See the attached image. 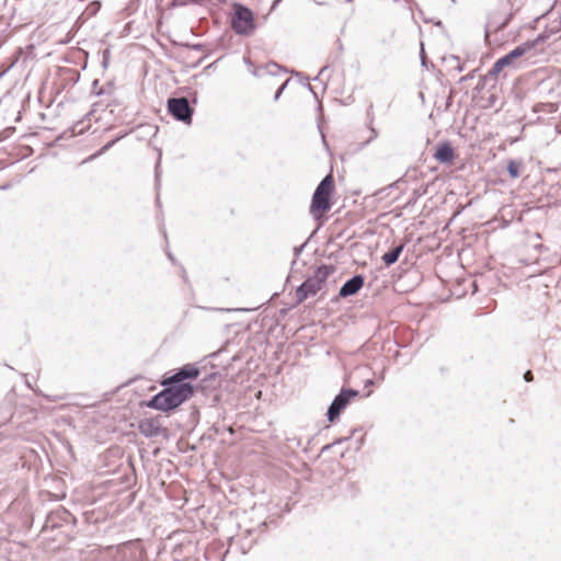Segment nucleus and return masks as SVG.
Segmentation results:
<instances>
[{
	"label": "nucleus",
	"mask_w": 561,
	"mask_h": 561,
	"mask_svg": "<svg viewBox=\"0 0 561 561\" xmlns=\"http://www.w3.org/2000/svg\"><path fill=\"white\" fill-rule=\"evenodd\" d=\"M304 248H305V244H301L300 247H296L294 249L295 256H298L302 252Z\"/></svg>",
	"instance_id": "19"
},
{
	"label": "nucleus",
	"mask_w": 561,
	"mask_h": 561,
	"mask_svg": "<svg viewBox=\"0 0 561 561\" xmlns=\"http://www.w3.org/2000/svg\"><path fill=\"white\" fill-rule=\"evenodd\" d=\"M99 7H100V3H96V7H95V3H92V10H99Z\"/></svg>",
	"instance_id": "24"
},
{
	"label": "nucleus",
	"mask_w": 561,
	"mask_h": 561,
	"mask_svg": "<svg viewBox=\"0 0 561 561\" xmlns=\"http://www.w3.org/2000/svg\"><path fill=\"white\" fill-rule=\"evenodd\" d=\"M99 7H100V3H96V7H95V3H92V10H99Z\"/></svg>",
	"instance_id": "22"
},
{
	"label": "nucleus",
	"mask_w": 561,
	"mask_h": 561,
	"mask_svg": "<svg viewBox=\"0 0 561 561\" xmlns=\"http://www.w3.org/2000/svg\"><path fill=\"white\" fill-rule=\"evenodd\" d=\"M450 60L455 62V65L453 66L454 69H456L458 72H462L463 71L465 67L460 62V60H459V58L457 56H451Z\"/></svg>",
	"instance_id": "15"
},
{
	"label": "nucleus",
	"mask_w": 561,
	"mask_h": 561,
	"mask_svg": "<svg viewBox=\"0 0 561 561\" xmlns=\"http://www.w3.org/2000/svg\"><path fill=\"white\" fill-rule=\"evenodd\" d=\"M140 431L146 436H157L160 433V426L154 422L149 421L140 425Z\"/></svg>",
	"instance_id": "12"
},
{
	"label": "nucleus",
	"mask_w": 561,
	"mask_h": 561,
	"mask_svg": "<svg viewBox=\"0 0 561 561\" xmlns=\"http://www.w3.org/2000/svg\"><path fill=\"white\" fill-rule=\"evenodd\" d=\"M165 388L153 396L147 405L151 409L168 412L176 409L194 393L191 383L184 385H164Z\"/></svg>",
	"instance_id": "1"
},
{
	"label": "nucleus",
	"mask_w": 561,
	"mask_h": 561,
	"mask_svg": "<svg viewBox=\"0 0 561 561\" xmlns=\"http://www.w3.org/2000/svg\"><path fill=\"white\" fill-rule=\"evenodd\" d=\"M336 271L334 265H321L313 275L309 276L295 293L297 304L304 302L309 297L316 296L322 290L330 275Z\"/></svg>",
	"instance_id": "2"
},
{
	"label": "nucleus",
	"mask_w": 561,
	"mask_h": 561,
	"mask_svg": "<svg viewBox=\"0 0 561 561\" xmlns=\"http://www.w3.org/2000/svg\"><path fill=\"white\" fill-rule=\"evenodd\" d=\"M287 85V81H285L279 88L278 90L276 91L275 95H274V100H278L280 94L283 93L284 89L286 88Z\"/></svg>",
	"instance_id": "17"
},
{
	"label": "nucleus",
	"mask_w": 561,
	"mask_h": 561,
	"mask_svg": "<svg viewBox=\"0 0 561 561\" xmlns=\"http://www.w3.org/2000/svg\"><path fill=\"white\" fill-rule=\"evenodd\" d=\"M547 36L539 34L534 41H527L519 46L515 47L505 56L497 59L492 68L489 70V75L494 77L497 76L505 67L513 66L515 60L524 56L526 53L531 50L536 45L541 44L546 41Z\"/></svg>",
	"instance_id": "4"
},
{
	"label": "nucleus",
	"mask_w": 561,
	"mask_h": 561,
	"mask_svg": "<svg viewBox=\"0 0 561 561\" xmlns=\"http://www.w3.org/2000/svg\"><path fill=\"white\" fill-rule=\"evenodd\" d=\"M99 7H100V3H96V7H95V3H92V10H99Z\"/></svg>",
	"instance_id": "21"
},
{
	"label": "nucleus",
	"mask_w": 561,
	"mask_h": 561,
	"mask_svg": "<svg viewBox=\"0 0 561 561\" xmlns=\"http://www.w3.org/2000/svg\"><path fill=\"white\" fill-rule=\"evenodd\" d=\"M334 187L332 174H328L317 186L311 201L310 213L319 219L324 213L331 208V194Z\"/></svg>",
	"instance_id": "3"
},
{
	"label": "nucleus",
	"mask_w": 561,
	"mask_h": 561,
	"mask_svg": "<svg viewBox=\"0 0 561 561\" xmlns=\"http://www.w3.org/2000/svg\"><path fill=\"white\" fill-rule=\"evenodd\" d=\"M197 3V0H173L172 5L174 7H184L187 4Z\"/></svg>",
	"instance_id": "16"
},
{
	"label": "nucleus",
	"mask_w": 561,
	"mask_h": 561,
	"mask_svg": "<svg viewBox=\"0 0 561 561\" xmlns=\"http://www.w3.org/2000/svg\"><path fill=\"white\" fill-rule=\"evenodd\" d=\"M325 70H327V67H323V68L320 70V73H319V75H322Z\"/></svg>",
	"instance_id": "28"
},
{
	"label": "nucleus",
	"mask_w": 561,
	"mask_h": 561,
	"mask_svg": "<svg viewBox=\"0 0 561 561\" xmlns=\"http://www.w3.org/2000/svg\"><path fill=\"white\" fill-rule=\"evenodd\" d=\"M168 111L179 122L185 124H190L192 122L194 110L188 100L184 96L169 99Z\"/></svg>",
	"instance_id": "6"
},
{
	"label": "nucleus",
	"mask_w": 561,
	"mask_h": 561,
	"mask_svg": "<svg viewBox=\"0 0 561 561\" xmlns=\"http://www.w3.org/2000/svg\"><path fill=\"white\" fill-rule=\"evenodd\" d=\"M167 255H168V257H169L172 262H174V257H173V255H172L170 252H168V253H167Z\"/></svg>",
	"instance_id": "25"
},
{
	"label": "nucleus",
	"mask_w": 561,
	"mask_h": 561,
	"mask_svg": "<svg viewBox=\"0 0 561 561\" xmlns=\"http://www.w3.org/2000/svg\"><path fill=\"white\" fill-rule=\"evenodd\" d=\"M424 53V50L422 49V54ZM422 64L425 65V58L424 56L422 55Z\"/></svg>",
	"instance_id": "27"
},
{
	"label": "nucleus",
	"mask_w": 561,
	"mask_h": 561,
	"mask_svg": "<svg viewBox=\"0 0 561 561\" xmlns=\"http://www.w3.org/2000/svg\"><path fill=\"white\" fill-rule=\"evenodd\" d=\"M199 375V370L194 365L187 364L178 369L173 375L165 378L162 385H184L186 379H195Z\"/></svg>",
	"instance_id": "8"
},
{
	"label": "nucleus",
	"mask_w": 561,
	"mask_h": 561,
	"mask_svg": "<svg viewBox=\"0 0 561 561\" xmlns=\"http://www.w3.org/2000/svg\"><path fill=\"white\" fill-rule=\"evenodd\" d=\"M358 391L354 389H342L341 392L333 399L328 409V420L334 422L339 419L341 412L347 407L351 400L358 396Z\"/></svg>",
	"instance_id": "7"
},
{
	"label": "nucleus",
	"mask_w": 561,
	"mask_h": 561,
	"mask_svg": "<svg viewBox=\"0 0 561 561\" xmlns=\"http://www.w3.org/2000/svg\"><path fill=\"white\" fill-rule=\"evenodd\" d=\"M279 1H280V0H275V1H274V3H273V5H272V9H274V8L278 4V2H279Z\"/></svg>",
	"instance_id": "26"
},
{
	"label": "nucleus",
	"mask_w": 561,
	"mask_h": 561,
	"mask_svg": "<svg viewBox=\"0 0 561 561\" xmlns=\"http://www.w3.org/2000/svg\"><path fill=\"white\" fill-rule=\"evenodd\" d=\"M403 249H404V243H400L399 245L392 248L389 252H387L382 255V257H381L382 262L387 266L394 264L399 260V256L402 253Z\"/></svg>",
	"instance_id": "11"
},
{
	"label": "nucleus",
	"mask_w": 561,
	"mask_h": 561,
	"mask_svg": "<svg viewBox=\"0 0 561 561\" xmlns=\"http://www.w3.org/2000/svg\"><path fill=\"white\" fill-rule=\"evenodd\" d=\"M519 167H520V163L519 162H516L514 160H511L507 164V171H508V174L513 178V179H516L519 176Z\"/></svg>",
	"instance_id": "13"
},
{
	"label": "nucleus",
	"mask_w": 561,
	"mask_h": 561,
	"mask_svg": "<svg viewBox=\"0 0 561 561\" xmlns=\"http://www.w3.org/2000/svg\"><path fill=\"white\" fill-rule=\"evenodd\" d=\"M122 137H117L111 141H108L106 145H104L96 153L92 154L89 160L94 159L103 153H105L110 148H112L116 141H118Z\"/></svg>",
	"instance_id": "14"
},
{
	"label": "nucleus",
	"mask_w": 561,
	"mask_h": 561,
	"mask_svg": "<svg viewBox=\"0 0 561 561\" xmlns=\"http://www.w3.org/2000/svg\"><path fill=\"white\" fill-rule=\"evenodd\" d=\"M234 12L231 16V27L242 36L252 35L255 30V22L253 12L240 3L233 4Z\"/></svg>",
	"instance_id": "5"
},
{
	"label": "nucleus",
	"mask_w": 561,
	"mask_h": 561,
	"mask_svg": "<svg viewBox=\"0 0 561 561\" xmlns=\"http://www.w3.org/2000/svg\"><path fill=\"white\" fill-rule=\"evenodd\" d=\"M434 158L440 163H450L455 158V152L449 142L439 144Z\"/></svg>",
	"instance_id": "10"
},
{
	"label": "nucleus",
	"mask_w": 561,
	"mask_h": 561,
	"mask_svg": "<svg viewBox=\"0 0 561 561\" xmlns=\"http://www.w3.org/2000/svg\"><path fill=\"white\" fill-rule=\"evenodd\" d=\"M107 55H108V50H106V51L104 53V60H103V65H104V67H106V66H107Z\"/></svg>",
	"instance_id": "20"
},
{
	"label": "nucleus",
	"mask_w": 561,
	"mask_h": 561,
	"mask_svg": "<svg viewBox=\"0 0 561 561\" xmlns=\"http://www.w3.org/2000/svg\"><path fill=\"white\" fill-rule=\"evenodd\" d=\"M533 378H534V377H533V373H531L530 370H527V371L525 373V375H524V379H525L526 381H531V380H533Z\"/></svg>",
	"instance_id": "18"
},
{
	"label": "nucleus",
	"mask_w": 561,
	"mask_h": 561,
	"mask_svg": "<svg viewBox=\"0 0 561 561\" xmlns=\"http://www.w3.org/2000/svg\"><path fill=\"white\" fill-rule=\"evenodd\" d=\"M364 285V277L362 275H355L347 279L340 288L339 296L346 298L355 295Z\"/></svg>",
	"instance_id": "9"
},
{
	"label": "nucleus",
	"mask_w": 561,
	"mask_h": 561,
	"mask_svg": "<svg viewBox=\"0 0 561 561\" xmlns=\"http://www.w3.org/2000/svg\"><path fill=\"white\" fill-rule=\"evenodd\" d=\"M99 7H100V3H96V7H95V3H92V10H99Z\"/></svg>",
	"instance_id": "23"
}]
</instances>
